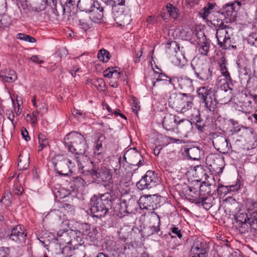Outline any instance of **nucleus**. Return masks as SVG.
<instances>
[{"instance_id": "nucleus-55", "label": "nucleus", "mask_w": 257, "mask_h": 257, "mask_svg": "<svg viewBox=\"0 0 257 257\" xmlns=\"http://www.w3.org/2000/svg\"><path fill=\"white\" fill-rule=\"evenodd\" d=\"M160 219H159V221L158 222V225L157 226L153 225L152 226H150L151 234L157 233L160 231Z\"/></svg>"}, {"instance_id": "nucleus-56", "label": "nucleus", "mask_w": 257, "mask_h": 257, "mask_svg": "<svg viewBox=\"0 0 257 257\" xmlns=\"http://www.w3.org/2000/svg\"><path fill=\"white\" fill-rule=\"evenodd\" d=\"M9 253V248L3 246L0 247V257H6Z\"/></svg>"}, {"instance_id": "nucleus-19", "label": "nucleus", "mask_w": 257, "mask_h": 257, "mask_svg": "<svg viewBox=\"0 0 257 257\" xmlns=\"http://www.w3.org/2000/svg\"><path fill=\"white\" fill-rule=\"evenodd\" d=\"M184 192L186 198L190 201L195 203L199 200L198 199L200 196H202L200 192L197 189L191 186H188L185 190Z\"/></svg>"}, {"instance_id": "nucleus-51", "label": "nucleus", "mask_w": 257, "mask_h": 257, "mask_svg": "<svg viewBox=\"0 0 257 257\" xmlns=\"http://www.w3.org/2000/svg\"><path fill=\"white\" fill-rule=\"evenodd\" d=\"M79 25L81 26V28L84 30L88 29L89 26L87 25L86 19H80L78 20Z\"/></svg>"}, {"instance_id": "nucleus-24", "label": "nucleus", "mask_w": 257, "mask_h": 257, "mask_svg": "<svg viewBox=\"0 0 257 257\" xmlns=\"http://www.w3.org/2000/svg\"><path fill=\"white\" fill-rule=\"evenodd\" d=\"M26 2L30 6L32 11L40 12L46 8V0H26Z\"/></svg>"}, {"instance_id": "nucleus-44", "label": "nucleus", "mask_w": 257, "mask_h": 257, "mask_svg": "<svg viewBox=\"0 0 257 257\" xmlns=\"http://www.w3.org/2000/svg\"><path fill=\"white\" fill-rule=\"evenodd\" d=\"M223 21L224 22H223V21L221 20L220 21H217V23L216 24V27L217 28V29H225V30H231L232 29L231 28L229 27V26L225 24V23L228 24V23H230L229 20H228V19L227 18V19H224Z\"/></svg>"}, {"instance_id": "nucleus-32", "label": "nucleus", "mask_w": 257, "mask_h": 257, "mask_svg": "<svg viewBox=\"0 0 257 257\" xmlns=\"http://www.w3.org/2000/svg\"><path fill=\"white\" fill-rule=\"evenodd\" d=\"M166 11L168 15L174 20H177L179 17V10L171 4H168L166 6Z\"/></svg>"}, {"instance_id": "nucleus-39", "label": "nucleus", "mask_w": 257, "mask_h": 257, "mask_svg": "<svg viewBox=\"0 0 257 257\" xmlns=\"http://www.w3.org/2000/svg\"><path fill=\"white\" fill-rule=\"evenodd\" d=\"M38 139L40 145L39 151H40L48 145V141L46 137L42 134L39 135Z\"/></svg>"}, {"instance_id": "nucleus-14", "label": "nucleus", "mask_w": 257, "mask_h": 257, "mask_svg": "<svg viewBox=\"0 0 257 257\" xmlns=\"http://www.w3.org/2000/svg\"><path fill=\"white\" fill-rule=\"evenodd\" d=\"M212 143L215 148L222 154L227 153L231 147L230 144L223 136L216 135L213 137Z\"/></svg>"}, {"instance_id": "nucleus-6", "label": "nucleus", "mask_w": 257, "mask_h": 257, "mask_svg": "<svg viewBox=\"0 0 257 257\" xmlns=\"http://www.w3.org/2000/svg\"><path fill=\"white\" fill-rule=\"evenodd\" d=\"M58 235L57 241H60V243H66L68 244L61 249V253L64 257L71 256L73 255V250L77 249L79 246L82 245L84 243V240L79 237V242H77L75 238L73 240H69L68 233L67 231L62 232L61 235H59L58 232Z\"/></svg>"}, {"instance_id": "nucleus-22", "label": "nucleus", "mask_w": 257, "mask_h": 257, "mask_svg": "<svg viewBox=\"0 0 257 257\" xmlns=\"http://www.w3.org/2000/svg\"><path fill=\"white\" fill-rule=\"evenodd\" d=\"M224 207L225 212L229 213H235L237 211L238 203L237 201L232 198L229 197L223 201Z\"/></svg>"}, {"instance_id": "nucleus-28", "label": "nucleus", "mask_w": 257, "mask_h": 257, "mask_svg": "<svg viewBox=\"0 0 257 257\" xmlns=\"http://www.w3.org/2000/svg\"><path fill=\"white\" fill-rule=\"evenodd\" d=\"M82 229V231L78 230L77 232H75L76 236V238L75 239H76L77 242H79V237L83 239L80 236L81 235H88L91 237L93 235L92 233L90 232V227L88 224H83Z\"/></svg>"}, {"instance_id": "nucleus-46", "label": "nucleus", "mask_w": 257, "mask_h": 257, "mask_svg": "<svg viewBox=\"0 0 257 257\" xmlns=\"http://www.w3.org/2000/svg\"><path fill=\"white\" fill-rule=\"evenodd\" d=\"M195 125L197 130L201 132H203L205 130V127H206L205 122L200 118V116H198L196 118Z\"/></svg>"}, {"instance_id": "nucleus-47", "label": "nucleus", "mask_w": 257, "mask_h": 257, "mask_svg": "<svg viewBox=\"0 0 257 257\" xmlns=\"http://www.w3.org/2000/svg\"><path fill=\"white\" fill-rule=\"evenodd\" d=\"M94 85L101 90H104L105 88V83L102 78H97L94 83Z\"/></svg>"}, {"instance_id": "nucleus-20", "label": "nucleus", "mask_w": 257, "mask_h": 257, "mask_svg": "<svg viewBox=\"0 0 257 257\" xmlns=\"http://www.w3.org/2000/svg\"><path fill=\"white\" fill-rule=\"evenodd\" d=\"M192 128V122L187 119H178L176 128L180 133H187L191 130Z\"/></svg>"}, {"instance_id": "nucleus-2", "label": "nucleus", "mask_w": 257, "mask_h": 257, "mask_svg": "<svg viewBox=\"0 0 257 257\" xmlns=\"http://www.w3.org/2000/svg\"><path fill=\"white\" fill-rule=\"evenodd\" d=\"M113 198L109 193L94 195L90 199V212L92 217L101 218L105 216L111 207Z\"/></svg>"}, {"instance_id": "nucleus-59", "label": "nucleus", "mask_w": 257, "mask_h": 257, "mask_svg": "<svg viewBox=\"0 0 257 257\" xmlns=\"http://www.w3.org/2000/svg\"><path fill=\"white\" fill-rule=\"evenodd\" d=\"M116 3L117 2L113 0H107L105 2L106 6L111 8L112 10H114V8L116 7Z\"/></svg>"}, {"instance_id": "nucleus-52", "label": "nucleus", "mask_w": 257, "mask_h": 257, "mask_svg": "<svg viewBox=\"0 0 257 257\" xmlns=\"http://www.w3.org/2000/svg\"><path fill=\"white\" fill-rule=\"evenodd\" d=\"M195 172L196 174H198L200 173H201L202 174V177H204L205 179H207V178L209 177L201 166H197Z\"/></svg>"}, {"instance_id": "nucleus-5", "label": "nucleus", "mask_w": 257, "mask_h": 257, "mask_svg": "<svg viewBox=\"0 0 257 257\" xmlns=\"http://www.w3.org/2000/svg\"><path fill=\"white\" fill-rule=\"evenodd\" d=\"M191 66L194 74L199 80L208 81L211 79L212 70L210 65L198 58H194Z\"/></svg>"}, {"instance_id": "nucleus-63", "label": "nucleus", "mask_w": 257, "mask_h": 257, "mask_svg": "<svg viewBox=\"0 0 257 257\" xmlns=\"http://www.w3.org/2000/svg\"><path fill=\"white\" fill-rule=\"evenodd\" d=\"M104 76L106 78H112L113 77V72L110 71V70H109L107 68L104 71Z\"/></svg>"}, {"instance_id": "nucleus-3", "label": "nucleus", "mask_w": 257, "mask_h": 257, "mask_svg": "<svg viewBox=\"0 0 257 257\" xmlns=\"http://www.w3.org/2000/svg\"><path fill=\"white\" fill-rule=\"evenodd\" d=\"M64 144L69 151L76 155H84L88 149L85 138L81 134L72 132L64 138Z\"/></svg>"}, {"instance_id": "nucleus-9", "label": "nucleus", "mask_w": 257, "mask_h": 257, "mask_svg": "<svg viewBox=\"0 0 257 257\" xmlns=\"http://www.w3.org/2000/svg\"><path fill=\"white\" fill-rule=\"evenodd\" d=\"M159 181V178L155 172L149 170L137 183V186L141 190L149 189L155 187Z\"/></svg>"}, {"instance_id": "nucleus-58", "label": "nucleus", "mask_w": 257, "mask_h": 257, "mask_svg": "<svg viewBox=\"0 0 257 257\" xmlns=\"http://www.w3.org/2000/svg\"><path fill=\"white\" fill-rule=\"evenodd\" d=\"M228 188L230 192H236L240 189V185L239 184L236 183L235 185H229Z\"/></svg>"}, {"instance_id": "nucleus-17", "label": "nucleus", "mask_w": 257, "mask_h": 257, "mask_svg": "<svg viewBox=\"0 0 257 257\" xmlns=\"http://www.w3.org/2000/svg\"><path fill=\"white\" fill-rule=\"evenodd\" d=\"M179 118V116L172 114L165 115L163 120V126L168 131H174L176 128L177 121Z\"/></svg>"}, {"instance_id": "nucleus-53", "label": "nucleus", "mask_w": 257, "mask_h": 257, "mask_svg": "<svg viewBox=\"0 0 257 257\" xmlns=\"http://www.w3.org/2000/svg\"><path fill=\"white\" fill-rule=\"evenodd\" d=\"M170 229L171 230L172 233L173 234L177 236L179 238H181L182 237L181 230L179 229L178 227H173L171 228Z\"/></svg>"}, {"instance_id": "nucleus-7", "label": "nucleus", "mask_w": 257, "mask_h": 257, "mask_svg": "<svg viewBox=\"0 0 257 257\" xmlns=\"http://www.w3.org/2000/svg\"><path fill=\"white\" fill-rule=\"evenodd\" d=\"M88 172L94 179L100 178L102 181L106 183L105 186L108 185L109 188H112L113 181L111 173L108 169L105 167L99 168L98 165L95 164L93 165V168L88 170Z\"/></svg>"}, {"instance_id": "nucleus-16", "label": "nucleus", "mask_w": 257, "mask_h": 257, "mask_svg": "<svg viewBox=\"0 0 257 257\" xmlns=\"http://www.w3.org/2000/svg\"><path fill=\"white\" fill-rule=\"evenodd\" d=\"M23 228V226L18 225L14 227L11 230L10 234H8L7 237L15 242H21L25 240L26 236Z\"/></svg>"}, {"instance_id": "nucleus-33", "label": "nucleus", "mask_w": 257, "mask_h": 257, "mask_svg": "<svg viewBox=\"0 0 257 257\" xmlns=\"http://www.w3.org/2000/svg\"><path fill=\"white\" fill-rule=\"evenodd\" d=\"M249 217V210L248 209L247 213H239L237 216H236L235 219L237 222L239 223V225H240V226L242 227L243 225L247 224Z\"/></svg>"}, {"instance_id": "nucleus-8", "label": "nucleus", "mask_w": 257, "mask_h": 257, "mask_svg": "<svg viewBox=\"0 0 257 257\" xmlns=\"http://www.w3.org/2000/svg\"><path fill=\"white\" fill-rule=\"evenodd\" d=\"M192 38H196L195 40L198 43V50L200 53L204 56H207L210 47V41L207 40L204 33L201 30L191 31Z\"/></svg>"}, {"instance_id": "nucleus-25", "label": "nucleus", "mask_w": 257, "mask_h": 257, "mask_svg": "<svg viewBox=\"0 0 257 257\" xmlns=\"http://www.w3.org/2000/svg\"><path fill=\"white\" fill-rule=\"evenodd\" d=\"M206 244L204 242L198 239H195L191 248V253H207L206 249Z\"/></svg>"}, {"instance_id": "nucleus-60", "label": "nucleus", "mask_w": 257, "mask_h": 257, "mask_svg": "<svg viewBox=\"0 0 257 257\" xmlns=\"http://www.w3.org/2000/svg\"><path fill=\"white\" fill-rule=\"evenodd\" d=\"M7 2L6 0H0V13L3 12L6 9Z\"/></svg>"}, {"instance_id": "nucleus-62", "label": "nucleus", "mask_w": 257, "mask_h": 257, "mask_svg": "<svg viewBox=\"0 0 257 257\" xmlns=\"http://www.w3.org/2000/svg\"><path fill=\"white\" fill-rule=\"evenodd\" d=\"M143 54L142 49H141L137 54L136 57L134 59V62L135 63H138L140 62V58L142 56Z\"/></svg>"}, {"instance_id": "nucleus-11", "label": "nucleus", "mask_w": 257, "mask_h": 257, "mask_svg": "<svg viewBox=\"0 0 257 257\" xmlns=\"http://www.w3.org/2000/svg\"><path fill=\"white\" fill-rule=\"evenodd\" d=\"M123 158L126 163L133 166L139 167L144 162L143 157L135 148L127 150L124 155Z\"/></svg>"}, {"instance_id": "nucleus-36", "label": "nucleus", "mask_w": 257, "mask_h": 257, "mask_svg": "<svg viewBox=\"0 0 257 257\" xmlns=\"http://www.w3.org/2000/svg\"><path fill=\"white\" fill-rule=\"evenodd\" d=\"M98 59L103 62H107L110 59L109 53L105 49H101L97 54Z\"/></svg>"}, {"instance_id": "nucleus-23", "label": "nucleus", "mask_w": 257, "mask_h": 257, "mask_svg": "<svg viewBox=\"0 0 257 257\" xmlns=\"http://www.w3.org/2000/svg\"><path fill=\"white\" fill-rule=\"evenodd\" d=\"M184 154L190 159L198 160L200 159L202 151L198 147H191L185 149Z\"/></svg>"}, {"instance_id": "nucleus-37", "label": "nucleus", "mask_w": 257, "mask_h": 257, "mask_svg": "<svg viewBox=\"0 0 257 257\" xmlns=\"http://www.w3.org/2000/svg\"><path fill=\"white\" fill-rule=\"evenodd\" d=\"M249 218L247 221L250 227L254 230H257V216L249 212Z\"/></svg>"}, {"instance_id": "nucleus-4", "label": "nucleus", "mask_w": 257, "mask_h": 257, "mask_svg": "<svg viewBox=\"0 0 257 257\" xmlns=\"http://www.w3.org/2000/svg\"><path fill=\"white\" fill-rule=\"evenodd\" d=\"M193 95L187 93L173 94L169 98V106L175 109L177 112L184 113L191 109L193 105Z\"/></svg>"}, {"instance_id": "nucleus-45", "label": "nucleus", "mask_w": 257, "mask_h": 257, "mask_svg": "<svg viewBox=\"0 0 257 257\" xmlns=\"http://www.w3.org/2000/svg\"><path fill=\"white\" fill-rule=\"evenodd\" d=\"M250 90V92L251 96L257 99V79L253 80L252 82L251 85L249 86Z\"/></svg>"}, {"instance_id": "nucleus-54", "label": "nucleus", "mask_w": 257, "mask_h": 257, "mask_svg": "<svg viewBox=\"0 0 257 257\" xmlns=\"http://www.w3.org/2000/svg\"><path fill=\"white\" fill-rule=\"evenodd\" d=\"M221 73L225 77L226 79L230 78L229 73L227 71L226 65H220Z\"/></svg>"}, {"instance_id": "nucleus-48", "label": "nucleus", "mask_w": 257, "mask_h": 257, "mask_svg": "<svg viewBox=\"0 0 257 257\" xmlns=\"http://www.w3.org/2000/svg\"><path fill=\"white\" fill-rule=\"evenodd\" d=\"M217 192L218 194L220 195H226L227 193H230L228 186H224L222 184H219L217 188Z\"/></svg>"}, {"instance_id": "nucleus-42", "label": "nucleus", "mask_w": 257, "mask_h": 257, "mask_svg": "<svg viewBox=\"0 0 257 257\" xmlns=\"http://www.w3.org/2000/svg\"><path fill=\"white\" fill-rule=\"evenodd\" d=\"M168 81L169 83L172 84V79L164 73H160L156 81L153 82V86H155L157 82L159 81Z\"/></svg>"}, {"instance_id": "nucleus-10", "label": "nucleus", "mask_w": 257, "mask_h": 257, "mask_svg": "<svg viewBox=\"0 0 257 257\" xmlns=\"http://www.w3.org/2000/svg\"><path fill=\"white\" fill-rule=\"evenodd\" d=\"M160 198L155 195H144L138 200L139 205L141 209L154 210L158 207Z\"/></svg>"}, {"instance_id": "nucleus-64", "label": "nucleus", "mask_w": 257, "mask_h": 257, "mask_svg": "<svg viewBox=\"0 0 257 257\" xmlns=\"http://www.w3.org/2000/svg\"><path fill=\"white\" fill-rule=\"evenodd\" d=\"M191 257H207V253H196V254L191 253Z\"/></svg>"}, {"instance_id": "nucleus-57", "label": "nucleus", "mask_w": 257, "mask_h": 257, "mask_svg": "<svg viewBox=\"0 0 257 257\" xmlns=\"http://www.w3.org/2000/svg\"><path fill=\"white\" fill-rule=\"evenodd\" d=\"M21 134L23 136V138L27 141H28L30 140V137L29 136V133L25 127H22L21 130Z\"/></svg>"}, {"instance_id": "nucleus-49", "label": "nucleus", "mask_w": 257, "mask_h": 257, "mask_svg": "<svg viewBox=\"0 0 257 257\" xmlns=\"http://www.w3.org/2000/svg\"><path fill=\"white\" fill-rule=\"evenodd\" d=\"M10 24V21L7 16H3L0 19V27L2 28L8 27Z\"/></svg>"}, {"instance_id": "nucleus-29", "label": "nucleus", "mask_w": 257, "mask_h": 257, "mask_svg": "<svg viewBox=\"0 0 257 257\" xmlns=\"http://www.w3.org/2000/svg\"><path fill=\"white\" fill-rule=\"evenodd\" d=\"M231 30H227L223 29H217L216 33V37L217 39L218 44L220 43V42H222L227 38V36H230V31Z\"/></svg>"}, {"instance_id": "nucleus-13", "label": "nucleus", "mask_w": 257, "mask_h": 257, "mask_svg": "<svg viewBox=\"0 0 257 257\" xmlns=\"http://www.w3.org/2000/svg\"><path fill=\"white\" fill-rule=\"evenodd\" d=\"M57 162L54 163L57 173L61 176H68L71 173V167L67 164V160L62 156H58Z\"/></svg>"}, {"instance_id": "nucleus-30", "label": "nucleus", "mask_w": 257, "mask_h": 257, "mask_svg": "<svg viewBox=\"0 0 257 257\" xmlns=\"http://www.w3.org/2000/svg\"><path fill=\"white\" fill-rule=\"evenodd\" d=\"M115 21L120 25L124 26L130 24V19L128 15L118 13L115 15Z\"/></svg>"}, {"instance_id": "nucleus-27", "label": "nucleus", "mask_w": 257, "mask_h": 257, "mask_svg": "<svg viewBox=\"0 0 257 257\" xmlns=\"http://www.w3.org/2000/svg\"><path fill=\"white\" fill-rule=\"evenodd\" d=\"M60 3L62 7L63 14L66 12L70 13L76 5L75 0H60Z\"/></svg>"}, {"instance_id": "nucleus-12", "label": "nucleus", "mask_w": 257, "mask_h": 257, "mask_svg": "<svg viewBox=\"0 0 257 257\" xmlns=\"http://www.w3.org/2000/svg\"><path fill=\"white\" fill-rule=\"evenodd\" d=\"M241 5L240 2L237 1L225 4L223 7V11L222 12L225 19H227L228 18L230 22L234 21L237 17V12Z\"/></svg>"}, {"instance_id": "nucleus-43", "label": "nucleus", "mask_w": 257, "mask_h": 257, "mask_svg": "<svg viewBox=\"0 0 257 257\" xmlns=\"http://www.w3.org/2000/svg\"><path fill=\"white\" fill-rule=\"evenodd\" d=\"M247 42L251 46L257 48V33L250 34L247 38Z\"/></svg>"}, {"instance_id": "nucleus-34", "label": "nucleus", "mask_w": 257, "mask_h": 257, "mask_svg": "<svg viewBox=\"0 0 257 257\" xmlns=\"http://www.w3.org/2000/svg\"><path fill=\"white\" fill-rule=\"evenodd\" d=\"M0 76L3 80L7 82H13L17 79V76L14 71L10 70L8 75L0 74Z\"/></svg>"}, {"instance_id": "nucleus-61", "label": "nucleus", "mask_w": 257, "mask_h": 257, "mask_svg": "<svg viewBox=\"0 0 257 257\" xmlns=\"http://www.w3.org/2000/svg\"><path fill=\"white\" fill-rule=\"evenodd\" d=\"M30 60L35 63H37L38 64H41L43 63V61L40 60L38 56L37 55H33L31 58Z\"/></svg>"}, {"instance_id": "nucleus-1", "label": "nucleus", "mask_w": 257, "mask_h": 257, "mask_svg": "<svg viewBox=\"0 0 257 257\" xmlns=\"http://www.w3.org/2000/svg\"><path fill=\"white\" fill-rule=\"evenodd\" d=\"M198 95L204 103L205 106L211 111H214L217 103L225 104L230 101V92L227 90L218 89L213 92L209 86L199 88Z\"/></svg>"}, {"instance_id": "nucleus-21", "label": "nucleus", "mask_w": 257, "mask_h": 257, "mask_svg": "<svg viewBox=\"0 0 257 257\" xmlns=\"http://www.w3.org/2000/svg\"><path fill=\"white\" fill-rule=\"evenodd\" d=\"M138 205V201L135 199L129 200L127 203L126 201L121 202V206L122 207H125V210H121L120 214L135 213L137 210Z\"/></svg>"}, {"instance_id": "nucleus-41", "label": "nucleus", "mask_w": 257, "mask_h": 257, "mask_svg": "<svg viewBox=\"0 0 257 257\" xmlns=\"http://www.w3.org/2000/svg\"><path fill=\"white\" fill-rule=\"evenodd\" d=\"M17 38L30 43H35L36 42V40L34 37L24 33H19L17 34Z\"/></svg>"}, {"instance_id": "nucleus-35", "label": "nucleus", "mask_w": 257, "mask_h": 257, "mask_svg": "<svg viewBox=\"0 0 257 257\" xmlns=\"http://www.w3.org/2000/svg\"><path fill=\"white\" fill-rule=\"evenodd\" d=\"M218 45L224 50L236 48V46L233 45L232 43L230 36H227V38L222 42H220Z\"/></svg>"}, {"instance_id": "nucleus-50", "label": "nucleus", "mask_w": 257, "mask_h": 257, "mask_svg": "<svg viewBox=\"0 0 257 257\" xmlns=\"http://www.w3.org/2000/svg\"><path fill=\"white\" fill-rule=\"evenodd\" d=\"M248 210L249 212L257 216V201L252 202Z\"/></svg>"}, {"instance_id": "nucleus-26", "label": "nucleus", "mask_w": 257, "mask_h": 257, "mask_svg": "<svg viewBox=\"0 0 257 257\" xmlns=\"http://www.w3.org/2000/svg\"><path fill=\"white\" fill-rule=\"evenodd\" d=\"M198 201L196 204L201 205L206 210L209 209L212 206V202L213 199L211 196L203 197L200 196Z\"/></svg>"}, {"instance_id": "nucleus-40", "label": "nucleus", "mask_w": 257, "mask_h": 257, "mask_svg": "<svg viewBox=\"0 0 257 257\" xmlns=\"http://www.w3.org/2000/svg\"><path fill=\"white\" fill-rule=\"evenodd\" d=\"M214 6L215 4L208 3L206 6L203 8V12L200 13V14L201 15V17L204 19L207 17L208 15L210 14L211 11L214 7Z\"/></svg>"}, {"instance_id": "nucleus-15", "label": "nucleus", "mask_w": 257, "mask_h": 257, "mask_svg": "<svg viewBox=\"0 0 257 257\" xmlns=\"http://www.w3.org/2000/svg\"><path fill=\"white\" fill-rule=\"evenodd\" d=\"M206 161L213 171L216 173L221 172L222 160L221 157L215 154H210L206 157Z\"/></svg>"}, {"instance_id": "nucleus-31", "label": "nucleus", "mask_w": 257, "mask_h": 257, "mask_svg": "<svg viewBox=\"0 0 257 257\" xmlns=\"http://www.w3.org/2000/svg\"><path fill=\"white\" fill-rule=\"evenodd\" d=\"M104 136L101 135L97 140L96 142V144L95 145V149L94 151V159H98L100 156H101V152L103 151V149L102 148V145L101 143L102 140L104 139Z\"/></svg>"}, {"instance_id": "nucleus-18", "label": "nucleus", "mask_w": 257, "mask_h": 257, "mask_svg": "<svg viewBox=\"0 0 257 257\" xmlns=\"http://www.w3.org/2000/svg\"><path fill=\"white\" fill-rule=\"evenodd\" d=\"M178 86L180 89L184 92H191L194 90L193 81L185 76L177 78Z\"/></svg>"}, {"instance_id": "nucleus-38", "label": "nucleus", "mask_w": 257, "mask_h": 257, "mask_svg": "<svg viewBox=\"0 0 257 257\" xmlns=\"http://www.w3.org/2000/svg\"><path fill=\"white\" fill-rule=\"evenodd\" d=\"M22 158V156L21 155H20L18 163V167L19 170H24L28 168L29 164L28 160L27 158H24V160H23Z\"/></svg>"}]
</instances>
